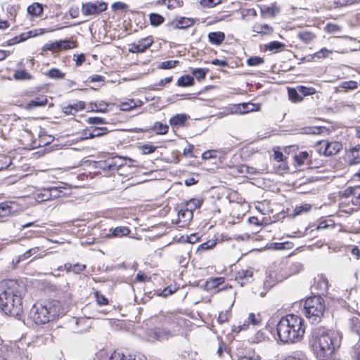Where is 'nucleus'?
Masks as SVG:
<instances>
[{"instance_id":"obj_1","label":"nucleus","mask_w":360,"mask_h":360,"mask_svg":"<svg viewBox=\"0 0 360 360\" xmlns=\"http://www.w3.org/2000/svg\"><path fill=\"white\" fill-rule=\"evenodd\" d=\"M341 337L325 328L312 329L309 338L311 349L319 360H331L340 346Z\"/></svg>"},{"instance_id":"obj_2","label":"nucleus","mask_w":360,"mask_h":360,"mask_svg":"<svg viewBox=\"0 0 360 360\" xmlns=\"http://www.w3.org/2000/svg\"><path fill=\"white\" fill-rule=\"evenodd\" d=\"M305 333L304 321L294 314H288L281 319L277 324V333L284 343L299 342Z\"/></svg>"},{"instance_id":"obj_3","label":"nucleus","mask_w":360,"mask_h":360,"mask_svg":"<svg viewBox=\"0 0 360 360\" xmlns=\"http://www.w3.org/2000/svg\"><path fill=\"white\" fill-rule=\"evenodd\" d=\"M24 286L15 281H10L0 294V307L6 314L19 316L23 310L22 293Z\"/></svg>"},{"instance_id":"obj_4","label":"nucleus","mask_w":360,"mask_h":360,"mask_svg":"<svg viewBox=\"0 0 360 360\" xmlns=\"http://www.w3.org/2000/svg\"><path fill=\"white\" fill-rule=\"evenodd\" d=\"M64 313V309L58 300H51L44 304L37 303L33 305L30 317L37 324H44L52 321Z\"/></svg>"},{"instance_id":"obj_5","label":"nucleus","mask_w":360,"mask_h":360,"mask_svg":"<svg viewBox=\"0 0 360 360\" xmlns=\"http://www.w3.org/2000/svg\"><path fill=\"white\" fill-rule=\"evenodd\" d=\"M325 310V302L320 296L309 297L304 302V314L309 321L313 323L321 321Z\"/></svg>"},{"instance_id":"obj_6","label":"nucleus","mask_w":360,"mask_h":360,"mask_svg":"<svg viewBox=\"0 0 360 360\" xmlns=\"http://www.w3.org/2000/svg\"><path fill=\"white\" fill-rule=\"evenodd\" d=\"M318 152L325 156H330L337 154L342 148V145L338 141H321L318 143Z\"/></svg>"},{"instance_id":"obj_7","label":"nucleus","mask_w":360,"mask_h":360,"mask_svg":"<svg viewBox=\"0 0 360 360\" xmlns=\"http://www.w3.org/2000/svg\"><path fill=\"white\" fill-rule=\"evenodd\" d=\"M76 47L75 42L70 40H60L51 43H47L44 45L42 49L44 51H60L62 50L71 49Z\"/></svg>"},{"instance_id":"obj_8","label":"nucleus","mask_w":360,"mask_h":360,"mask_svg":"<svg viewBox=\"0 0 360 360\" xmlns=\"http://www.w3.org/2000/svg\"><path fill=\"white\" fill-rule=\"evenodd\" d=\"M53 30L54 29H34L32 30H30L23 32L18 36L15 37L13 39L11 40L10 44H15L19 42H22L31 37H37L39 35L43 34L46 32H50Z\"/></svg>"},{"instance_id":"obj_9","label":"nucleus","mask_w":360,"mask_h":360,"mask_svg":"<svg viewBox=\"0 0 360 360\" xmlns=\"http://www.w3.org/2000/svg\"><path fill=\"white\" fill-rule=\"evenodd\" d=\"M178 219L176 220V224L179 227H186L191 223L193 217V212L188 210L181 204L178 206Z\"/></svg>"},{"instance_id":"obj_10","label":"nucleus","mask_w":360,"mask_h":360,"mask_svg":"<svg viewBox=\"0 0 360 360\" xmlns=\"http://www.w3.org/2000/svg\"><path fill=\"white\" fill-rule=\"evenodd\" d=\"M107 9V4L104 2L98 4L95 3H88L83 4L82 11L84 15H89L92 14H98Z\"/></svg>"},{"instance_id":"obj_11","label":"nucleus","mask_w":360,"mask_h":360,"mask_svg":"<svg viewBox=\"0 0 360 360\" xmlns=\"http://www.w3.org/2000/svg\"><path fill=\"white\" fill-rule=\"evenodd\" d=\"M122 159L120 157H110L103 162H100V167L104 170L117 171L122 165Z\"/></svg>"},{"instance_id":"obj_12","label":"nucleus","mask_w":360,"mask_h":360,"mask_svg":"<svg viewBox=\"0 0 360 360\" xmlns=\"http://www.w3.org/2000/svg\"><path fill=\"white\" fill-rule=\"evenodd\" d=\"M18 210V205L13 201H7L0 203V219L15 213Z\"/></svg>"},{"instance_id":"obj_13","label":"nucleus","mask_w":360,"mask_h":360,"mask_svg":"<svg viewBox=\"0 0 360 360\" xmlns=\"http://www.w3.org/2000/svg\"><path fill=\"white\" fill-rule=\"evenodd\" d=\"M142 104L143 102L140 100L128 99L127 101L120 102L117 106L122 111H129Z\"/></svg>"},{"instance_id":"obj_14","label":"nucleus","mask_w":360,"mask_h":360,"mask_svg":"<svg viewBox=\"0 0 360 360\" xmlns=\"http://www.w3.org/2000/svg\"><path fill=\"white\" fill-rule=\"evenodd\" d=\"M254 110V104L241 103L238 105L231 106V112L245 114Z\"/></svg>"},{"instance_id":"obj_15","label":"nucleus","mask_w":360,"mask_h":360,"mask_svg":"<svg viewBox=\"0 0 360 360\" xmlns=\"http://www.w3.org/2000/svg\"><path fill=\"white\" fill-rule=\"evenodd\" d=\"M27 13L32 17L40 16L44 11V6L38 2L32 3L27 8Z\"/></svg>"},{"instance_id":"obj_16","label":"nucleus","mask_w":360,"mask_h":360,"mask_svg":"<svg viewBox=\"0 0 360 360\" xmlns=\"http://www.w3.org/2000/svg\"><path fill=\"white\" fill-rule=\"evenodd\" d=\"M39 247H34L32 248L29 249L25 252H24L22 255H20L18 257V259L16 260L15 263L18 264L21 260H25L28 258H30L32 256H35V257L41 258L43 257V255H40L39 254Z\"/></svg>"},{"instance_id":"obj_17","label":"nucleus","mask_w":360,"mask_h":360,"mask_svg":"<svg viewBox=\"0 0 360 360\" xmlns=\"http://www.w3.org/2000/svg\"><path fill=\"white\" fill-rule=\"evenodd\" d=\"M209 41L216 45L221 44L225 39V34L221 32H214L208 34Z\"/></svg>"},{"instance_id":"obj_18","label":"nucleus","mask_w":360,"mask_h":360,"mask_svg":"<svg viewBox=\"0 0 360 360\" xmlns=\"http://www.w3.org/2000/svg\"><path fill=\"white\" fill-rule=\"evenodd\" d=\"M47 103V98L44 96L36 98L34 100L31 101L27 104L25 108L27 110H32L34 108L45 106Z\"/></svg>"},{"instance_id":"obj_19","label":"nucleus","mask_w":360,"mask_h":360,"mask_svg":"<svg viewBox=\"0 0 360 360\" xmlns=\"http://www.w3.org/2000/svg\"><path fill=\"white\" fill-rule=\"evenodd\" d=\"M189 118V116L186 114H178L174 117H172L169 123L172 126L174 127H181L183 126L185 122Z\"/></svg>"},{"instance_id":"obj_20","label":"nucleus","mask_w":360,"mask_h":360,"mask_svg":"<svg viewBox=\"0 0 360 360\" xmlns=\"http://www.w3.org/2000/svg\"><path fill=\"white\" fill-rule=\"evenodd\" d=\"M109 231L110 234L108 236L113 237H122L127 236L130 233V230L127 226H117L115 229H110Z\"/></svg>"},{"instance_id":"obj_21","label":"nucleus","mask_w":360,"mask_h":360,"mask_svg":"<svg viewBox=\"0 0 360 360\" xmlns=\"http://www.w3.org/2000/svg\"><path fill=\"white\" fill-rule=\"evenodd\" d=\"M252 31L261 35L269 34L272 32V28L267 24H255Z\"/></svg>"},{"instance_id":"obj_22","label":"nucleus","mask_w":360,"mask_h":360,"mask_svg":"<svg viewBox=\"0 0 360 360\" xmlns=\"http://www.w3.org/2000/svg\"><path fill=\"white\" fill-rule=\"evenodd\" d=\"M202 203V200L200 199L192 198L190 200L181 203V205L184 206L185 208H187L188 210L191 212H193L197 208H200Z\"/></svg>"},{"instance_id":"obj_23","label":"nucleus","mask_w":360,"mask_h":360,"mask_svg":"<svg viewBox=\"0 0 360 360\" xmlns=\"http://www.w3.org/2000/svg\"><path fill=\"white\" fill-rule=\"evenodd\" d=\"M252 276V271L250 269L241 270L237 272L236 280L241 285H244L243 280L249 279Z\"/></svg>"},{"instance_id":"obj_24","label":"nucleus","mask_w":360,"mask_h":360,"mask_svg":"<svg viewBox=\"0 0 360 360\" xmlns=\"http://www.w3.org/2000/svg\"><path fill=\"white\" fill-rule=\"evenodd\" d=\"M285 46V44L278 41H271L264 46L265 50H269L275 53L282 51Z\"/></svg>"},{"instance_id":"obj_25","label":"nucleus","mask_w":360,"mask_h":360,"mask_svg":"<svg viewBox=\"0 0 360 360\" xmlns=\"http://www.w3.org/2000/svg\"><path fill=\"white\" fill-rule=\"evenodd\" d=\"M110 360H136L128 352L115 351L110 358Z\"/></svg>"},{"instance_id":"obj_26","label":"nucleus","mask_w":360,"mask_h":360,"mask_svg":"<svg viewBox=\"0 0 360 360\" xmlns=\"http://www.w3.org/2000/svg\"><path fill=\"white\" fill-rule=\"evenodd\" d=\"M313 288L319 290L320 293H324L327 292L328 288V280L323 277L320 278L314 285Z\"/></svg>"},{"instance_id":"obj_27","label":"nucleus","mask_w":360,"mask_h":360,"mask_svg":"<svg viewBox=\"0 0 360 360\" xmlns=\"http://www.w3.org/2000/svg\"><path fill=\"white\" fill-rule=\"evenodd\" d=\"M153 43V39L152 37H148L146 38L141 39L138 41V46L141 52H144L148 49Z\"/></svg>"},{"instance_id":"obj_28","label":"nucleus","mask_w":360,"mask_h":360,"mask_svg":"<svg viewBox=\"0 0 360 360\" xmlns=\"http://www.w3.org/2000/svg\"><path fill=\"white\" fill-rule=\"evenodd\" d=\"M311 156L312 155H309L308 152L303 151L295 155V160L297 165L300 166L304 165L309 158H311Z\"/></svg>"},{"instance_id":"obj_29","label":"nucleus","mask_w":360,"mask_h":360,"mask_svg":"<svg viewBox=\"0 0 360 360\" xmlns=\"http://www.w3.org/2000/svg\"><path fill=\"white\" fill-rule=\"evenodd\" d=\"M63 189H65L64 187H51L49 198L56 199L63 197L65 195V193L63 191Z\"/></svg>"},{"instance_id":"obj_30","label":"nucleus","mask_w":360,"mask_h":360,"mask_svg":"<svg viewBox=\"0 0 360 360\" xmlns=\"http://www.w3.org/2000/svg\"><path fill=\"white\" fill-rule=\"evenodd\" d=\"M299 91L295 89H288V96L290 101L294 103L301 102L303 99L302 96L299 94Z\"/></svg>"},{"instance_id":"obj_31","label":"nucleus","mask_w":360,"mask_h":360,"mask_svg":"<svg viewBox=\"0 0 360 360\" xmlns=\"http://www.w3.org/2000/svg\"><path fill=\"white\" fill-rule=\"evenodd\" d=\"M298 37L303 42L308 44L315 38V34L309 31H303L298 34Z\"/></svg>"},{"instance_id":"obj_32","label":"nucleus","mask_w":360,"mask_h":360,"mask_svg":"<svg viewBox=\"0 0 360 360\" xmlns=\"http://www.w3.org/2000/svg\"><path fill=\"white\" fill-rule=\"evenodd\" d=\"M193 84V78L188 76H181L177 80V85L179 86H188Z\"/></svg>"},{"instance_id":"obj_33","label":"nucleus","mask_w":360,"mask_h":360,"mask_svg":"<svg viewBox=\"0 0 360 360\" xmlns=\"http://www.w3.org/2000/svg\"><path fill=\"white\" fill-rule=\"evenodd\" d=\"M297 90L303 96H310L314 94L316 91L314 87L311 86H297Z\"/></svg>"},{"instance_id":"obj_34","label":"nucleus","mask_w":360,"mask_h":360,"mask_svg":"<svg viewBox=\"0 0 360 360\" xmlns=\"http://www.w3.org/2000/svg\"><path fill=\"white\" fill-rule=\"evenodd\" d=\"M360 150V144L356 145L354 148H351L349 150V156L351 157L349 160L350 165H355L359 162L358 159L359 158V155H354V153H359Z\"/></svg>"},{"instance_id":"obj_35","label":"nucleus","mask_w":360,"mask_h":360,"mask_svg":"<svg viewBox=\"0 0 360 360\" xmlns=\"http://www.w3.org/2000/svg\"><path fill=\"white\" fill-rule=\"evenodd\" d=\"M153 130L157 134H165L168 131V126L161 122H155L153 127Z\"/></svg>"},{"instance_id":"obj_36","label":"nucleus","mask_w":360,"mask_h":360,"mask_svg":"<svg viewBox=\"0 0 360 360\" xmlns=\"http://www.w3.org/2000/svg\"><path fill=\"white\" fill-rule=\"evenodd\" d=\"M16 80H27L31 78L30 74L26 70H17L13 75Z\"/></svg>"},{"instance_id":"obj_37","label":"nucleus","mask_w":360,"mask_h":360,"mask_svg":"<svg viewBox=\"0 0 360 360\" xmlns=\"http://www.w3.org/2000/svg\"><path fill=\"white\" fill-rule=\"evenodd\" d=\"M264 63V58L258 56L250 57L247 60V64L250 66H257L262 65Z\"/></svg>"},{"instance_id":"obj_38","label":"nucleus","mask_w":360,"mask_h":360,"mask_svg":"<svg viewBox=\"0 0 360 360\" xmlns=\"http://www.w3.org/2000/svg\"><path fill=\"white\" fill-rule=\"evenodd\" d=\"M216 245V241L215 240H207L205 243H203L202 244L200 245L197 249L198 252H201L204 250H207Z\"/></svg>"},{"instance_id":"obj_39","label":"nucleus","mask_w":360,"mask_h":360,"mask_svg":"<svg viewBox=\"0 0 360 360\" xmlns=\"http://www.w3.org/2000/svg\"><path fill=\"white\" fill-rule=\"evenodd\" d=\"M340 87L346 90H353L358 87V84L356 81L349 80L342 82Z\"/></svg>"},{"instance_id":"obj_40","label":"nucleus","mask_w":360,"mask_h":360,"mask_svg":"<svg viewBox=\"0 0 360 360\" xmlns=\"http://www.w3.org/2000/svg\"><path fill=\"white\" fill-rule=\"evenodd\" d=\"M311 206L309 204H304L301 206H297L294 210L295 215L297 216L302 214L304 212H307L311 210Z\"/></svg>"},{"instance_id":"obj_41","label":"nucleus","mask_w":360,"mask_h":360,"mask_svg":"<svg viewBox=\"0 0 360 360\" xmlns=\"http://www.w3.org/2000/svg\"><path fill=\"white\" fill-rule=\"evenodd\" d=\"M50 194V188L44 189L43 192L40 194H37V200L42 202L52 200L53 198H49Z\"/></svg>"},{"instance_id":"obj_42","label":"nucleus","mask_w":360,"mask_h":360,"mask_svg":"<svg viewBox=\"0 0 360 360\" xmlns=\"http://www.w3.org/2000/svg\"><path fill=\"white\" fill-rule=\"evenodd\" d=\"M48 75L53 79H60L64 77L65 74L58 69L53 68L49 71Z\"/></svg>"},{"instance_id":"obj_43","label":"nucleus","mask_w":360,"mask_h":360,"mask_svg":"<svg viewBox=\"0 0 360 360\" xmlns=\"http://www.w3.org/2000/svg\"><path fill=\"white\" fill-rule=\"evenodd\" d=\"M179 63L178 60H167L162 62L158 67L161 69H171Z\"/></svg>"},{"instance_id":"obj_44","label":"nucleus","mask_w":360,"mask_h":360,"mask_svg":"<svg viewBox=\"0 0 360 360\" xmlns=\"http://www.w3.org/2000/svg\"><path fill=\"white\" fill-rule=\"evenodd\" d=\"M279 10L276 7L265 6L262 8V12L264 14L269 15V16L274 17L278 13Z\"/></svg>"},{"instance_id":"obj_45","label":"nucleus","mask_w":360,"mask_h":360,"mask_svg":"<svg viewBox=\"0 0 360 360\" xmlns=\"http://www.w3.org/2000/svg\"><path fill=\"white\" fill-rule=\"evenodd\" d=\"M221 2V0H201L200 4L202 7L212 8Z\"/></svg>"},{"instance_id":"obj_46","label":"nucleus","mask_w":360,"mask_h":360,"mask_svg":"<svg viewBox=\"0 0 360 360\" xmlns=\"http://www.w3.org/2000/svg\"><path fill=\"white\" fill-rule=\"evenodd\" d=\"M96 109H92V111L105 112L108 104L104 101H101L98 103H94Z\"/></svg>"},{"instance_id":"obj_47","label":"nucleus","mask_w":360,"mask_h":360,"mask_svg":"<svg viewBox=\"0 0 360 360\" xmlns=\"http://www.w3.org/2000/svg\"><path fill=\"white\" fill-rule=\"evenodd\" d=\"M150 22H164L165 18L158 14L153 13L149 15Z\"/></svg>"},{"instance_id":"obj_48","label":"nucleus","mask_w":360,"mask_h":360,"mask_svg":"<svg viewBox=\"0 0 360 360\" xmlns=\"http://www.w3.org/2000/svg\"><path fill=\"white\" fill-rule=\"evenodd\" d=\"M207 70L202 68L193 69L192 74L198 79H203L206 75Z\"/></svg>"},{"instance_id":"obj_49","label":"nucleus","mask_w":360,"mask_h":360,"mask_svg":"<svg viewBox=\"0 0 360 360\" xmlns=\"http://www.w3.org/2000/svg\"><path fill=\"white\" fill-rule=\"evenodd\" d=\"M261 319L259 314L255 315L253 313L249 314L248 318V323H251L254 326H257L260 323Z\"/></svg>"},{"instance_id":"obj_50","label":"nucleus","mask_w":360,"mask_h":360,"mask_svg":"<svg viewBox=\"0 0 360 360\" xmlns=\"http://www.w3.org/2000/svg\"><path fill=\"white\" fill-rule=\"evenodd\" d=\"M95 297L99 305H106L108 303L107 298L104 295L100 294L98 291L95 292Z\"/></svg>"},{"instance_id":"obj_51","label":"nucleus","mask_w":360,"mask_h":360,"mask_svg":"<svg viewBox=\"0 0 360 360\" xmlns=\"http://www.w3.org/2000/svg\"><path fill=\"white\" fill-rule=\"evenodd\" d=\"M128 6L126 4L123 2H115L112 4V8L114 11H126L127 9Z\"/></svg>"},{"instance_id":"obj_52","label":"nucleus","mask_w":360,"mask_h":360,"mask_svg":"<svg viewBox=\"0 0 360 360\" xmlns=\"http://www.w3.org/2000/svg\"><path fill=\"white\" fill-rule=\"evenodd\" d=\"M324 29L328 32L335 34L340 30V27L338 24H327Z\"/></svg>"},{"instance_id":"obj_53","label":"nucleus","mask_w":360,"mask_h":360,"mask_svg":"<svg viewBox=\"0 0 360 360\" xmlns=\"http://www.w3.org/2000/svg\"><path fill=\"white\" fill-rule=\"evenodd\" d=\"M72 107L74 110V113L78 112L79 110H83L85 108V103L84 101H77L74 104L70 105Z\"/></svg>"},{"instance_id":"obj_54","label":"nucleus","mask_w":360,"mask_h":360,"mask_svg":"<svg viewBox=\"0 0 360 360\" xmlns=\"http://www.w3.org/2000/svg\"><path fill=\"white\" fill-rule=\"evenodd\" d=\"M88 122L93 124H101L105 123L103 118L98 117H91L88 119Z\"/></svg>"},{"instance_id":"obj_55","label":"nucleus","mask_w":360,"mask_h":360,"mask_svg":"<svg viewBox=\"0 0 360 360\" xmlns=\"http://www.w3.org/2000/svg\"><path fill=\"white\" fill-rule=\"evenodd\" d=\"M356 189L357 188L348 187L343 191L342 196L345 198H348L351 195L354 196V194L356 193Z\"/></svg>"},{"instance_id":"obj_56","label":"nucleus","mask_w":360,"mask_h":360,"mask_svg":"<svg viewBox=\"0 0 360 360\" xmlns=\"http://www.w3.org/2000/svg\"><path fill=\"white\" fill-rule=\"evenodd\" d=\"M155 148L156 147L149 144H146L142 146V150L144 154H150L155 151Z\"/></svg>"},{"instance_id":"obj_57","label":"nucleus","mask_w":360,"mask_h":360,"mask_svg":"<svg viewBox=\"0 0 360 360\" xmlns=\"http://www.w3.org/2000/svg\"><path fill=\"white\" fill-rule=\"evenodd\" d=\"M182 4H183L182 1L180 2L179 1H177V0H169L168 4H167V8L169 9L174 8L176 7L181 6Z\"/></svg>"},{"instance_id":"obj_58","label":"nucleus","mask_w":360,"mask_h":360,"mask_svg":"<svg viewBox=\"0 0 360 360\" xmlns=\"http://www.w3.org/2000/svg\"><path fill=\"white\" fill-rule=\"evenodd\" d=\"M92 131L95 134V137H98L106 134L107 129L96 127L92 130Z\"/></svg>"},{"instance_id":"obj_59","label":"nucleus","mask_w":360,"mask_h":360,"mask_svg":"<svg viewBox=\"0 0 360 360\" xmlns=\"http://www.w3.org/2000/svg\"><path fill=\"white\" fill-rule=\"evenodd\" d=\"M328 50L326 48L321 49L319 51L316 52L314 54L315 57H317L319 58H322L326 57V54L328 53Z\"/></svg>"},{"instance_id":"obj_60","label":"nucleus","mask_w":360,"mask_h":360,"mask_svg":"<svg viewBox=\"0 0 360 360\" xmlns=\"http://www.w3.org/2000/svg\"><path fill=\"white\" fill-rule=\"evenodd\" d=\"M352 202L354 205H360V193L358 192V189L356 191V193L354 195Z\"/></svg>"},{"instance_id":"obj_61","label":"nucleus","mask_w":360,"mask_h":360,"mask_svg":"<svg viewBox=\"0 0 360 360\" xmlns=\"http://www.w3.org/2000/svg\"><path fill=\"white\" fill-rule=\"evenodd\" d=\"M212 63L215 65H219L221 67H226L228 65V63L224 60L214 59L212 61Z\"/></svg>"},{"instance_id":"obj_62","label":"nucleus","mask_w":360,"mask_h":360,"mask_svg":"<svg viewBox=\"0 0 360 360\" xmlns=\"http://www.w3.org/2000/svg\"><path fill=\"white\" fill-rule=\"evenodd\" d=\"M129 51L131 53H141L139 50L138 44L134 43L129 45Z\"/></svg>"},{"instance_id":"obj_63","label":"nucleus","mask_w":360,"mask_h":360,"mask_svg":"<svg viewBox=\"0 0 360 360\" xmlns=\"http://www.w3.org/2000/svg\"><path fill=\"white\" fill-rule=\"evenodd\" d=\"M228 320V313L227 312H221L219 314L218 321L220 323H224Z\"/></svg>"},{"instance_id":"obj_64","label":"nucleus","mask_w":360,"mask_h":360,"mask_svg":"<svg viewBox=\"0 0 360 360\" xmlns=\"http://www.w3.org/2000/svg\"><path fill=\"white\" fill-rule=\"evenodd\" d=\"M85 60L84 55L80 54L77 56V59L75 60L76 65L80 66Z\"/></svg>"}]
</instances>
